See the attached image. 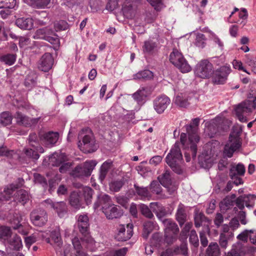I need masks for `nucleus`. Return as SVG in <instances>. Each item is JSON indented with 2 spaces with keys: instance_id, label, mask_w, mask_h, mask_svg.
Wrapping results in <instances>:
<instances>
[{
  "instance_id": "e433bc0d",
  "label": "nucleus",
  "mask_w": 256,
  "mask_h": 256,
  "mask_svg": "<svg viewBox=\"0 0 256 256\" xmlns=\"http://www.w3.org/2000/svg\"><path fill=\"white\" fill-rule=\"evenodd\" d=\"M14 115L8 111H4L0 114V124L6 126L12 124Z\"/></svg>"
},
{
  "instance_id": "cd10ccee",
  "label": "nucleus",
  "mask_w": 256,
  "mask_h": 256,
  "mask_svg": "<svg viewBox=\"0 0 256 256\" xmlns=\"http://www.w3.org/2000/svg\"><path fill=\"white\" fill-rule=\"evenodd\" d=\"M16 24L22 30H30L33 27L34 22L31 18H20L16 20Z\"/></svg>"
},
{
  "instance_id": "6ab92c4d",
  "label": "nucleus",
  "mask_w": 256,
  "mask_h": 256,
  "mask_svg": "<svg viewBox=\"0 0 256 256\" xmlns=\"http://www.w3.org/2000/svg\"><path fill=\"white\" fill-rule=\"evenodd\" d=\"M150 208L160 221L162 222L166 219L164 217L168 214L166 208L162 204L158 202H150Z\"/></svg>"
},
{
  "instance_id": "7ed1b4c3",
  "label": "nucleus",
  "mask_w": 256,
  "mask_h": 256,
  "mask_svg": "<svg viewBox=\"0 0 256 256\" xmlns=\"http://www.w3.org/2000/svg\"><path fill=\"white\" fill-rule=\"evenodd\" d=\"M186 132H182L180 136V144L184 147L187 140V134L190 146L188 150L192 152V158L194 160L196 158L198 146L197 144L200 142V138L196 134V130L192 124H186L185 126Z\"/></svg>"
},
{
  "instance_id": "a19ab883",
  "label": "nucleus",
  "mask_w": 256,
  "mask_h": 256,
  "mask_svg": "<svg viewBox=\"0 0 256 256\" xmlns=\"http://www.w3.org/2000/svg\"><path fill=\"white\" fill-rule=\"evenodd\" d=\"M25 2L34 8H44L50 3V0H24Z\"/></svg>"
},
{
  "instance_id": "864d4df0",
  "label": "nucleus",
  "mask_w": 256,
  "mask_h": 256,
  "mask_svg": "<svg viewBox=\"0 0 256 256\" xmlns=\"http://www.w3.org/2000/svg\"><path fill=\"white\" fill-rule=\"evenodd\" d=\"M136 193L139 196L144 198L148 197L150 195L148 187L139 186L137 184L134 185Z\"/></svg>"
},
{
  "instance_id": "c03bdc74",
  "label": "nucleus",
  "mask_w": 256,
  "mask_h": 256,
  "mask_svg": "<svg viewBox=\"0 0 256 256\" xmlns=\"http://www.w3.org/2000/svg\"><path fill=\"white\" fill-rule=\"evenodd\" d=\"M14 192L8 186L4 188L3 192L0 193V203L5 204L12 198Z\"/></svg>"
},
{
  "instance_id": "c9c22d12",
  "label": "nucleus",
  "mask_w": 256,
  "mask_h": 256,
  "mask_svg": "<svg viewBox=\"0 0 256 256\" xmlns=\"http://www.w3.org/2000/svg\"><path fill=\"white\" fill-rule=\"evenodd\" d=\"M52 32L53 30L47 27L38 28L36 31L33 38L34 39H42L44 40L48 35L52 34Z\"/></svg>"
},
{
  "instance_id": "58836bf2",
  "label": "nucleus",
  "mask_w": 256,
  "mask_h": 256,
  "mask_svg": "<svg viewBox=\"0 0 256 256\" xmlns=\"http://www.w3.org/2000/svg\"><path fill=\"white\" fill-rule=\"evenodd\" d=\"M16 57L17 56L15 54H6L0 56V62L10 66L14 64Z\"/></svg>"
},
{
  "instance_id": "f3484780",
  "label": "nucleus",
  "mask_w": 256,
  "mask_h": 256,
  "mask_svg": "<svg viewBox=\"0 0 256 256\" xmlns=\"http://www.w3.org/2000/svg\"><path fill=\"white\" fill-rule=\"evenodd\" d=\"M154 73L148 68L139 70L132 75V80L136 82H145L154 79Z\"/></svg>"
},
{
  "instance_id": "0eeeda50",
  "label": "nucleus",
  "mask_w": 256,
  "mask_h": 256,
  "mask_svg": "<svg viewBox=\"0 0 256 256\" xmlns=\"http://www.w3.org/2000/svg\"><path fill=\"white\" fill-rule=\"evenodd\" d=\"M230 72V67L227 66H222L216 70L214 69L210 77L212 82L217 85L226 84Z\"/></svg>"
},
{
  "instance_id": "423d86ee",
  "label": "nucleus",
  "mask_w": 256,
  "mask_h": 256,
  "mask_svg": "<svg viewBox=\"0 0 256 256\" xmlns=\"http://www.w3.org/2000/svg\"><path fill=\"white\" fill-rule=\"evenodd\" d=\"M214 66L208 60H200L195 66V74L202 78H210L214 72Z\"/></svg>"
},
{
  "instance_id": "393cba45",
  "label": "nucleus",
  "mask_w": 256,
  "mask_h": 256,
  "mask_svg": "<svg viewBox=\"0 0 256 256\" xmlns=\"http://www.w3.org/2000/svg\"><path fill=\"white\" fill-rule=\"evenodd\" d=\"M128 181V179L124 176L120 179L112 180L109 183L110 190L114 192H118Z\"/></svg>"
},
{
  "instance_id": "bf43d9fd",
  "label": "nucleus",
  "mask_w": 256,
  "mask_h": 256,
  "mask_svg": "<svg viewBox=\"0 0 256 256\" xmlns=\"http://www.w3.org/2000/svg\"><path fill=\"white\" fill-rule=\"evenodd\" d=\"M206 38L204 34L198 33L196 36L195 44L196 46L204 48L206 44Z\"/></svg>"
},
{
  "instance_id": "bb28decb",
  "label": "nucleus",
  "mask_w": 256,
  "mask_h": 256,
  "mask_svg": "<svg viewBox=\"0 0 256 256\" xmlns=\"http://www.w3.org/2000/svg\"><path fill=\"white\" fill-rule=\"evenodd\" d=\"M211 220L206 216L202 212H199L198 210H195L194 212V222L196 228H199L202 222L207 223V226L211 224Z\"/></svg>"
},
{
  "instance_id": "2f4dec72",
  "label": "nucleus",
  "mask_w": 256,
  "mask_h": 256,
  "mask_svg": "<svg viewBox=\"0 0 256 256\" xmlns=\"http://www.w3.org/2000/svg\"><path fill=\"white\" fill-rule=\"evenodd\" d=\"M158 180L164 187L171 185L172 180L170 171L169 170H165L162 174L158 176Z\"/></svg>"
},
{
  "instance_id": "6e6552de",
  "label": "nucleus",
  "mask_w": 256,
  "mask_h": 256,
  "mask_svg": "<svg viewBox=\"0 0 256 256\" xmlns=\"http://www.w3.org/2000/svg\"><path fill=\"white\" fill-rule=\"evenodd\" d=\"M78 228L80 232L84 236L80 238L81 241L88 242V238L90 236L89 218L86 214H80L78 216Z\"/></svg>"
},
{
  "instance_id": "1a4fd4ad",
  "label": "nucleus",
  "mask_w": 256,
  "mask_h": 256,
  "mask_svg": "<svg viewBox=\"0 0 256 256\" xmlns=\"http://www.w3.org/2000/svg\"><path fill=\"white\" fill-rule=\"evenodd\" d=\"M152 91L153 90L150 86H140L132 94V98L138 106H142L149 99Z\"/></svg>"
},
{
  "instance_id": "de8ad7c7",
  "label": "nucleus",
  "mask_w": 256,
  "mask_h": 256,
  "mask_svg": "<svg viewBox=\"0 0 256 256\" xmlns=\"http://www.w3.org/2000/svg\"><path fill=\"white\" fill-rule=\"evenodd\" d=\"M220 254V249L218 244L211 242L206 250L207 256H219Z\"/></svg>"
},
{
  "instance_id": "0e129e2a",
  "label": "nucleus",
  "mask_w": 256,
  "mask_h": 256,
  "mask_svg": "<svg viewBox=\"0 0 256 256\" xmlns=\"http://www.w3.org/2000/svg\"><path fill=\"white\" fill-rule=\"evenodd\" d=\"M28 143L32 147H34L38 145L40 141V138H38L36 134L34 132L30 134L28 136Z\"/></svg>"
},
{
  "instance_id": "e2e57ef3",
  "label": "nucleus",
  "mask_w": 256,
  "mask_h": 256,
  "mask_svg": "<svg viewBox=\"0 0 256 256\" xmlns=\"http://www.w3.org/2000/svg\"><path fill=\"white\" fill-rule=\"evenodd\" d=\"M177 234H174V233L164 232V242H166L168 244H172L176 240Z\"/></svg>"
},
{
  "instance_id": "8fccbe9b",
  "label": "nucleus",
  "mask_w": 256,
  "mask_h": 256,
  "mask_svg": "<svg viewBox=\"0 0 256 256\" xmlns=\"http://www.w3.org/2000/svg\"><path fill=\"white\" fill-rule=\"evenodd\" d=\"M154 228V223L152 221H146L144 224L143 238H147Z\"/></svg>"
},
{
  "instance_id": "69168bd1",
  "label": "nucleus",
  "mask_w": 256,
  "mask_h": 256,
  "mask_svg": "<svg viewBox=\"0 0 256 256\" xmlns=\"http://www.w3.org/2000/svg\"><path fill=\"white\" fill-rule=\"evenodd\" d=\"M24 182V180L22 178H19L17 179L16 183H12L8 186L14 192L19 188H21Z\"/></svg>"
},
{
  "instance_id": "aec40b11",
  "label": "nucleus",
  "mask_w": 256,
  "mask_h": 256,
  "mask_svg": "<svg viewBox=\"0 0 256 256\" xmlns=\"http://www.w3.org/2000/svg\"><path fill=\"white\" fill-rule=\"evenodd\" d=\"M28 200L29 196L28 192L24 190L21 189L16 192L14 200H11L8 204L12 205L14 207L16 206L17 203L16 202V200L24 206Z\"/></svg>"
},
{
  "instance_id": "4468645a",
  "label": "nucleus",
  "mask_w": 256,
  "mask_h": 256,
  "mask_svg": "<svg viewBox=\"0 0 256 256\" xmlns=\"http://www.w3.org/2000/svg\"><path fill=\"white\" fill-rule=\"evenodd\" d=\"M170 100L164 94L157 96L153 101L154 108L158 114H162L170 104Z\"/></svg>"
},
{
  "instance_id": "4d7b16f0",
  "label": "nucleus",
  "mask_w": 256,
  "mask_h": 256,
  "mask_svg": "<svg viewBox=\"0 0 256 256\" xmlns=\"http://www.w3.org/2000/svg\"><path fill=\"white\" fill-rule=\"evenodd\" d=\"M160 184L158 180H153L150 184V189L153 194H158L162 191Z\"/></svg>"
},
{
  "instance_id": "13d9d810",
  "label": "nucleus",
  "mask_w": 256,
  "mask_h": 256,
  "mask_svg": "<svg viewBox=\"0 0 256 256\" xmlns=\"http://www.w3.org/2000/svg\"><path fill=\"white\" fill-rule=\"evenodd\" d=\"M22 220V218L21 216L17 214H14L13 217L10 220V224L12 228L14 230H16L18 228V227L22 224H20Z\"/></svg>"
},
{
  "instance_id": "ddd939ff",
  "label": "nucleus",
  "mask_w": 256,
  "mask_h": 256,
  "mask_svg": "<svg viewBox=\"0 0 256 256\" xmlns=\"http://www.w3.org/2000/svg\"><path fill=\"white\" fill-rule=\"evenodd\" d=\"M30 218L34 226L41 227L48 221V214L44 210H34L30 212Z\"/></svg>"
},
{
  "instance_id": "49530a36",
  "label": "nucleus",
  "mask_w": 256,
  "mask_h": 256,
  "mask_svg": "<svg viewBox=\"0 0 256 256\" xmlns=\"http://www.w3.org/2000/svg\"><path fill=\"white\" fill-rule=\"evenodd\" d=\"M2 8L16 10L18 6V0H0Z\"/></svg>"
},
{
  "instance_id": "ea45409f",
  "label": "nucleus",
  "mask_w": 256,
  "mask_h": 256,
  "mask_svg": "<svg viewBox=\"0 0 256 256\" xmlns=\"http://www.w3.org/2000/svg\"><path fill=\"white\" fill-rule=\"evenodd\" d=\"M48 164L52 166H59L64 162L63 158L54 152L48 156Z\"/></svg>"
},
{
  "instance_id": "f03ea898",
  "label": "nucleus",
  "mask_w": 256,
  "mask_h": 256,
  "mask_svg": "<svg viewBox=\"0 0 256 256\" xmlns=\"http://www.w3.org/2000/svg\"><path fill=\"white\" fill-rule=\"evenodd\" d=\"M78 139V147L84 154L94 152L99 147L92 131L88 128H83L80 132Z\"/></svg>"
},
{
  "instance_id": "774afa93",
  "label": "nucleus",
  "mask_w": 256,
  "mask_h": 256,
  "mask_svg": "<svg viewBox=\"0 0 256 256\" xmlns=\"http://www.w3.org/2000/svg\"><path fill=\"white\" fill-rule=\"evenodd\" d=\"M26 155L30 158L33 161H36L40 158V154L32 149H27L25 150Z\"/></svg>"
},
{
  "instance_id": "c85d7f7f",
  "label": "nucleus",
  "mask_w": 256,
  "mask_h": 256,
  "mask_svg": "<svg viewBox=\"0 0 256 256\" xmlns=\"http://www.w3.org/2000/svg\"><path fill=\"white\" fill-rule=\"evenodd\" d=\"M112 166V161L111 160H108L105 161L100 166V168L98 179L100 182L102 184L106 176Z\"/></svg>"
},
{
  "instance_id": "6e6d98bb",
  "label": "nucleus",
  "mask_w": 256,
  "mask_h": 256,
  "mask_svg": "<svg viewBox=\"0 0 256 256\" xmlns=\"http://www.w3.org/2000/svg\"><path fill=\"white\" fill-rule=\"evenodd\" d=\"M189 242L194 248H197L199 246V240L196 231L192 230L190 232Z\"/></svg>"
},
{
  "instance_id": "9d476101",
  "label": "nucleus",
  "mask_w": 256,
  "mask_h": 256,
  "mask_svg": "<svg viewBox=\"0 0 256 256\" xmlns=\"http://www.w3.org/2000/svg\"><path fill=\"white\" fill-rule=\"evenodd\" d=\"M127 231L126 232L124 225L120 224L117 228V232L114 238L118 242H126L129 240L133 235L134 225L132 223L126 224Z\"/></svg>"
},
{
  "instance_id": "412c9836",
  "label": "nucleus",
  "mask_w": 256,
  "mask_h": 256,
  "mask_svg": "<svg viewBox=\"0 0 256 256\" xmlns=\"http://www.w3.org/2000/svg\"><path fill=\"white\" fill-rule=\"evenodd\" d=\"M69 203L75 209H80L82 205L81 192H72L69 197Z\"/></svg>"
},
{
  "instance_id": "473e14b6",
  "label": "nucleus",
  "mask_w": 256,
  "mask_h": 256,
  "mask_svg": "<svg viewBox=\"0 0 256 256\" xmlns=\"http://www.w3.org/2000/svg\"><path fill=\"white\" fill-rule=\"evenodd\" d=\"M81 194L82 197L84 198L86 204L88 206L92 203V197L96 194L94 190L89 186L84 188L82 192H81Z\"/></svg>"
},
{
  "instance_id": "f704fd0d",
  "label": "nucleus",
  "mask_w": 256,
  "mask_h": 256,
  "mask_svg": "<svg viewBox=\"0 0 256 256\" xmlns=\"http://www.w3.org/2000/svg\"><path fill=\"white\" fill-rule=\"evenodd\" d=\"M8 243L11 248L15 250L19 251L22 248V239L17 234L9 240Z\"/></svg>"
},
{
  "instance_id": "a211bd4d",
  "label": "nucleus",
  "mask_w": 256,
  "mask_h": 256,
  "mask_svg": "<svg viewBox=\"0 0 256 256\" xmlns=\"http://www.w3.org/2000/svg\"><path fill=\"white\" fill-rule=\"evenodd\" d=\"M54 60L52 54L46 52L42 55L40 60L39 68L44 72H48L52 68Z\"/></svg>"
},
{
  "instance_id": "a18cd8bd",
  "label": "nucleus",
  "mask_w": 256,
  "mask_h": 256,
  "mask_svg": "<svg viewBox=\"0 0 256 256\" xmlns=\"http://www.w3.org/2000/svg\"><path fill=\"white\" fill-rule=\"evenodd\" d=\"M174 101L175 104L180 108H186L190 105L188 98L183 96L182 94L176 96Z\"/></svg>"
},
{
  "instance_id": "a878e982",
  "label": "nucleus",
  "mask_w": 256,
  "mask_h": 256,
  "mask_svg": "<svg viewBox=\"0 0 256 256\" xmlns=\"http://www.w3.org/2000/svg\"><path fill=\"white\" fill-rule=\"evenodd\" d=\"M162 222L164 226V232L174 233V234L178 233V226L172 218L164 220Z\"/></svg>"
},
{
  "instance_id": "9b49d317",
  "label": "nucleus",
  "mask_w": 256,
  "mask_h": 256,
  "mask_svg": "<svg viewBox=\"0 0 256 256\" xmlns=\"http://www.w3.org/2000/svg\"><path fill=\"white\" fill-rule=\"evenodd\" d=\"M40 141L44 146L50 148L54 146L59 138V133L50 131L39 134Z\"/></svg>"
},
{
  "instance_id": "2eb2a0df",
  "label": "nucleus",
  "mask_w": 256,
  "mask_h": 256,
  "mask_svg": "<svg viewBox=\"0 0 256 256\" xmlns=\"http://www.w3.org/2000/svg\"><path fill=\"white\" fill-rule=\"evenodd\" d=\"M242 128L240 127L237 129H232L229 136V142H231L230 146L235 151L239 150L242 146L240 134L242 132Z\"/></svg>"
},
{
  "instance_id": "7c9ffc66",
  "label": "nucleus",
  "mask_w": 256,
  "mask_h": 256,
  "mask_svg": "<svg viewBox=\"0 0 256 256\" xmlns=\"http://www.w3.org/2000/svg\"><path fill=\"white\" fill-rule=\"evenodd\" d=\"M176 220L178 222L180 227H182L186 220L187 214L183 205L179 204L176 214Z\"/></svg>"
},
{
  "instance_id": "f257e3e1",
  "label": "nucleus",
  "mask_w": 256,
  "mask_h": 256,
  "mask_svg": "<svg viewBox=\"0 0 256 256\" xmlns=\"http://www.w3.org/2000/svg\"><path fill=\"white\" fill-rule=\"evenodd\" d=\"M180 142L176 141L166 157V163L172 170L178 175L182 174L184 170L182 164L184 162L180 148Z\"/></svg>"
},
{
  "instance_id": "20e7f679",
  "label": "nucleus",
  "mask_w": 256,
  "mask_h": 256,
  "mask_svg": "<svg viewBox=\"0 0 256 256\" xmlns=\"http://www.w3.org/2000/svg\"><path fill=\"white\" fill-rule=\"evenodd\" d=\"M170 62L182 73H187L192 70L184 56L177 48H174L169 56Z\"/></svg>"
},
{
  "instance_id": "09e8293b",
  "label": "nucleus",
  "mask_w": 256,
  "mask_h": 256,
  "mask_svg": "<svg viewBox=\"0 0 256 256\" xmlns=\"http://www.w3.org/2000/svg\"><path fill=\"white\" fill-rule=\"evenodd\" d=\"M157 46V44L156 42L151 40H146L142 46V50L144 53L150 54L154 48Z\"/></svg>"
},
{
  "instance_id": "39448f33",
  "label": "nucleus",
  "mask_w": 256,
  "mask_h": 256,
  "mask_svg": "<svg viewBox=\"0 0 256 256\" xmlns=\"http://www.w3.org/2000/svg\"><path fill=\"white\" fill-rule=\"evenodd\" d=\"M96 164V160H86L83 166H76L72 172V176L74 178L80 179L89 177Z\"/></svg>"
},
{
  "instance_id": "680f3d73",
  "label": "nucleus",
  "mask_w": 256,
  "mask_h": 256,
  "mask_svg": "<svg viewBox=\"0 0 256 256\" xmlns=\"http://www.w3.org/2000/svg\"><path fill=\"white\" fill-rule=\"evenodd\" d=\"M44 40L49 42L52 44H58L60 42V39L58 38V36L53 30L52 34L48 35Z\"/></svg>"
},
{
  "instance_id": "79ce46f5",
  "label": "nucleus",
  "mask_w": 256,
  "mask_h": 256,
  "mask_svg": "<svg viewBox=\"0 0 256 256\" xmlns=\"http://www.w3.org/2000/svg\"><path fill=\"white\" fill-rule=\"evenodd\" d=\"M14 118L16 120V123L18 125L25 126L28 124V116L23 114L20 111H17L14 114Z\"/></svg>"
},
{
  "instance_id": "c756f323",
  "label": "nucleus",
  "mask_w": 256,
  "mask_h": 256,
  "mask_svg": "<svg viewBox=\"0 0 256 256\" xmlns=\"http://www.w3.org/2000/svg\"><path fill=\"white\" fill-rule=\"evenodd\" d=\"M51 206L56 210L58 216L60 218H64L68 213L66 204L64 202H52Z\"/></svg>"
},
{
  "instance_id": "5701e85b",
  "label": "nucleus",
  "mask_w": 256,
  "mask_h": 256,
  "mask_svg": "<svg viewBox=\"0 0 256 256\" xmlns=\"http://www.w3.org/2000/svg\"><path fill=\"white\" fill-rule=\"evenodd\" d=\"M236 108L250 113L252 112V109L256 108V98L252 100H246L239 104Z\"/></svg>"
},
{
  "instance_id": "37998d69",
  "label": "nucleus",
  "mask_w": 256,
  "mask_h": 256,
  "mask_svg": "<svg viewBox=\"0 0 256 256\" xmlns=\"http://www.w3.org/2000/svg\"><path fill=\"white\" fill-rule=\"evenodd\" d=\"M50 236L54 245L59 248H60L62 244V242L60 230H54L50 232Z\"/></svg>"
},
{
  "instance_id": "f8f14e48",
  "label": "nucleus",
  "mask_w": 256,
  "mask_h": 256,
  "mask_svg": "<svg viewBox=\"0 0 256 256\" xmlns=\"http://www.w3.org/2000/svg\"><path fill=\"white\" fill-rule=\"evenodd\" d=\"M102 212L108 220L120 218L122 216L124 212L120 207L112 204L108 206H104L102 208Z\"/></svg>"
},
{
  "instance_id": "72a5a7b5",
  "label": "nucleus",
  "mask_w": 256,
  "mask_h": 256,
  "mask_svg": "<svg viewBox=\"0 0 256 256\" xmlns=\"http://www.w3.org/2000/svg\"><path fill=\"white\" fill-rule=\"evenodd\" d=\"M138 209L140 214L145 218L149 219L154 218V215L152 214L153 212L150 208V203L149 206L144 204H140L138 205Z\"/></svg>"
},
{
  "instance_id": "4c0bfd02",
  "label": "nucleus",
  "mask_w": 256,
  "mask_h": 256,
  "mask_svg": "<svg viewBox=\"0 0 256 256\" xmlns=\"http://www.w3.org/2000/svg\"><path fill=\"white\" fill-rule=\"evenodd\" d=\"M36 84L37 76L35 74H29L26 76L24 82V85L28 90H31L32 88H34Z\"/></svg>"
},
{
  "instance_id": "5fc2aeb1",
  "label": "nucleus",
  "mask_w": 256,
  "mask_h": 256,
  "mask_svg": "<svg viewBox=\"0 0 256 256\" xmlns=\"http://www.w3.org/2000/svg\"><path fill=\"white\" fill-rule=\"evenodd\" d=\"M69 28L70 24L64 20H60L54 23V28L56 32L65 30Z\"/></svg>"
},
{
  "instance_id": "3c124183",
  "label": "nucleus",
  "mask_w": 256,
  "mask_h": 256,
  "mask_svg": "<svg viewBox=\"0 0 256 256\" xmlns=\"http://www.w3.org/2000/svg\"><path fill=\"white\" fill-rule=\"evenodd\" d=\"M12 234V232L10 227L4 226H0V240H8L11 237Z\"/></svg>"
},
{
  "instance_id": "603ef678",
  "label": "nucleus",
  "mask_w": 256,
  "mask_h": 256,
  "mask_svg": "<svg viewBox=\"0 0 256 256\" xmlns=\"http://www.w3.org/2000/svg\"><path fill=\"white\" fill-rule=\"evenodd\" d=\"M89 4L92 12H96L103 9L104 5L100 0H90Z\"/></svg>"
},
{
  "instance_id": "dca6fc26",
  "label": "nucleus",
  "mask_w": 256,
  "mask_h": 256,
  "mask_svg": "<svg viewBox=\"0 0 256 256\" xmlns=\"http://www.w3.org/2000/svg\"><path fill=\"white\" fill-rule=\"evenodd\" d=\"M96 199L94 202L93 208L96 210L102 206H108L110 204L112 201L110 196L105 193L102 192H98L96 194Z\"/></svg>"
},
{
  "instance_id": "4be33fe9",
  "label": "nucleus",
  "mask_w": 256,
  "mask_h": 256,
  "mask_svg": "<svg viewBox=\"0 0 256 256\" xmlns=\"http://www.w3.org/2000/svg\"><path fill=\"white\" fill-rule=\"evenodd\" d=\"M246 172L244 165L242 163L237 164H232L230 168L229 176L231 179H234L236 176H244Z\"/></svg>"
},
{
  "instance_id": "338daca9",
  "label": "nucleus",
  "mask_w": 256,
  "mask_h": 256,
  "mask_svg": "<svg viewBox=\"0 0 256 256\" xmlns=\"http://www.w3.org/2000/svg\"><path fill=\"white\" fill-rule=\"evenodd\" d=\"M128 251L126 248H122L117 250H112L109 252L110 256H124Z\"/></svg>"
},
{
  "instance_id": "052dcab7",
  "label": "nucleus",
  "mask_w": 256,
  "mask_h": 256,
  "mask_svg": "<svg viewBox=\"0 0 256 256\" xmlns=\"http://www.w3.org/2000/svg\"><path fill=\"white\" fill-rule=\"evenodd\" d=\"M34 180L36 182L40 184L44 187H46L48 186V182L46 178L38 173H35L34 175Z\"/></svg>"
},
{
  "instance_id": "b1692460",
  "label": "nucleus",
  "mask_w": 256,
  "mask_h": 256,
  "mask_svg": "<svg viewBox=\"0 0 256 256\" xmlns=\"http://www.w3.org/2000/svg\"><path fill=\"white\" fill-rule=\"evenodd\" d=\"M136 10V6L134 4L126 2L122 6V11L125 18L132 19L135 16Z\"/></svg>"
}]
</instances>
